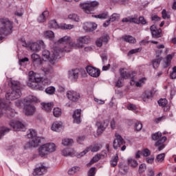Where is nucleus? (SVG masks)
I'll return each instance as SVG.
<instances>
[{
	"instance_id": "nucleus-1",
	"label": "nucleus",
	"mask_w": 176,
	"mask_h": 176,
	"mask_svg": "<svg viewBox=\"0 0 176 176\" xmlns=\"http://www.w3.org/2000/svg\"><path fill=\"white\" fill-rule=\"evenodd\" d=\"M55 43V47L52 48V50L50 52L47 50H43L42 52V58L44 61H50V64L52 65L60 58V54L63 53V52H69V49H67V46L62 45H57ZM57 46H60L57 47Z\"/></svg>"
},
{
	"instance_id": "nucleus-2",
	"label": "nucleus",
	"mask_w": 176,
	"mask_h": 176,
	"mask_svg": "<svg viewBox=\"0 0 176 176\" xmlns=\"http://www.w3.org/2000/svg\"><path fill=\"white\" fill-rule=\"evenodd\" d=\"M91 38L89 36H81L78 39L77 43L71 42V37L68 36H65L60 39H59L56 45H62L63 46H67V49L69 50L71 52V49L72 47L82 49L85 47V44L89 43Z\"/></svg>"
},
{
	"instance_id": "nucleus-3",
	"label": "nucleus",
	"mask_w": 176,
	"mask_h": 176,
	"mask_svg": "<svg viewBox=\"0 0 176 176\" xmlns=\"http://www.w3.org/2000/svg\"><path fill=\"white\" fill-rule=\"evenodd\" d=\"M10 84L12 89L6 93V98L8 101H13L21 97V83L19 81L11 80Z\"/></svg>"
},
{
	"instance_id": "nucleus-4",
	"label": "nucleus",
	"mask_w": 176,
	"mask_h": 176,
	"mask_svg": "<svg viewBox=\"0 0 176 176\" xmlns=\"http://www.w3.org/2000/svg\"><path fill=\"white\" fill-rule=\"evenodd\" d=\"M32 74H34V72H30L29 73V82L28 83L29 87H31V89H33V90L43 91L45 86L41 82L42 78L36 76V75H32Z\"/></svg>"
},
{
	"instance_id": "nucleus-5",
	"label": "nucleus",
	"mask_w": 176,
	"mask_h": 176,
	"mask_svg": "<svg viewBox=\"0 0 176 176\" xmlns=\"http://www.w3.org/2000/svg\"><path fill=\"white\" fill-rule=\"evenodd\" d=\"M12 30H13V22L9 19H0V41L3 39V35H9L12 34Z\"/></svg>"
},
{
	"instance_id": "nucleus-6",
	"label": "nucleus",
	"mask_w": 176,
	"mask_h": 176,
	"mask_svg": "<svg viewBox=\"0 0 176 176\" xmlns=\"http://www.w3.org/2000/svg\"><path fill=\"white\" fill-rule=\"evenodd\" d=\"M4 112H6V115L9 119H13L16 115L13 109L6 107L5 102L2 100H0V118L3 116Z\"/></svg>"
},
{
	"instance_id": "nucleus-7",
	"label": "nucleus",
	"mask_w": 176,
	"mask_h": 176,
	"mask_svg": "<svg viewBox=\"0 0 176 176\" xmlns=\"http://www.w3.org/2000/svg\"><path fill=\"white\" fill-rule=\"evenodd\" d=\"M54 151H56V144L54 143H47L43 144L38 148V153L41 157H43V156H46V155H49V153L54 152Z\"/></svg>"
},
{
	"instance_id": "nucleus-8",
	"label": "nucleus",
	"mask_w": 176,
	"mask_h": 176,
	"mask_svg": "<svg viewBox=\"0 0 176 176\" xmlns=\"http://www.w3.org/2000/svg\"><path fill=\"white\" fill-rule=\"evenodd\" d=\"M97 6H98V2L96 1L80 3L81 9L87 14H91Z\"/></svg>"
},
{
	"instance_id": "nucleus-9",
	"label": "nucleus",
	"mask_w": 176,
	"mask_h": 176,
	"mask_svg": "<svg viewBox=\"0 0 176 176\" xmlns=\"http://www.w3.org/2000/svg\"><path fill=\"white\" fill-rule=\"evenodd\" d=\"M9 124L14 131H24L25 130V126L20 121L12 120Z\"/></svg>"
},
{
	"instance_id": "nucleus-10",
	"label": "nucleus",
	"mask_w": 176,
	"mask_h": 176,
	"mask_svg": "<svg viewBox=\"0 0 176 176\" xmlns=\"http://www.w3.org/2000/svg\"><path fill=\"white\" fill-rule=\"evenodd\" d=\"M67 97L70 101H72L73 102H76L79 100V98H80V94L78 93L76 91L70 90L67 91Z\"/></svg>"
},
{
	"instance_id": "nucleus-11",
	"label": "nucleus",
	"mask_w": 176,
	"mask_h": 176,
	"mask_svg": "<svg viewBox=\"0 0 176 176\" xmlns=\"http://www.w3.org/2000/svg\"><path fill=\"white\" fill-rule=\"evenodd\" d=\"M46 171H47L46 166H45L43 164H40L37 165V167L36 168H34L33 171V175H43L46 174Z\"/></svg>"
},
{
	"instance_id": "nucleus-12",
	"label": "nucleus",
	"mask_w": 176,
	"mask_h": 176,
	"mask_svg": "<svg viewBox=\"0 0 176 176\" xmlns=\"http://www.w3.org/2000/svg\"><path fill=\"white\" fill-rule=\"evenodd\" d=\"M41 47H42V49H45V47H46L43 41H40L38 43H31L30 44V48L32 52H39V50H41Z\"/></svg>"
},
{
	"instance_id": "nucleus-13",
	"label": "nucleus",
	"mask_w": 176,
	"mask_h": 176,
	"mask_svg": "<svg viewBox=\"0 0 176 176\" xmlns=\"http://www.w3.org/2000/svg\"><path fill=\"white\" fill-rule=\"evenodd\" d=\"M86 71L90 76H92L93 78H98L100 76V69H96V67H93L91 66H87L86 67Z\"/></svg>"
},
{
	"instance_id": "nucleus-14",
	"label": "nucleus",
	"mask_w": 176,
	"mask_h": 176,
	"mask_svg": "<svg viewBox=\"0 0 176 176\" xmlns=\"http://www.w3.org/2000/svg\"><path fill=\"white\" fill-rule=\"evenodd\" d=\"M23 112L26 116H31L34 115V112H35V107L32 106V104L26 103L24 104Z\"/></svg>"
},
{
	"instance_id": "nucleus-15",
	"label": "nucleus",
	"mask_w": 176,
	"mask_h": 176,
	"mask_svg": "<svg viewBox=\"0 0 176 176\" xmlns=\"http://www.w3.org/2000/svg\"><path fill=\"white\" fill-rule=\"evenodd\" d=\"M116 140L113 141V148L115 149H118V148H120L123 144H124V140H123V138L118 133H116Z\"/></svg>"
},
{
	"instance_id": "nucleus-16",
	"label": "nucleus",
	"mask_w": 176,
	"mask_h": 176,
	"mask_svg": "<svg viewBox=\"0 0 176 176\" xmlns=\"http://www.w3.org/2000/svg\"><path fill=\"white\" fill-rule=\"evenodd\" d=\"M83 28L86 32H93L97 30V25L93 22H86L84 23Z\"/></svg>"
},
{
	"instance_id": "nucleus-17",
	"label": "nucleus",
	"mask_w": 176,
	"mask_h": 176,
	"mask_svg": "<svg viewBox=\"0 0 176 176\" xmlns=\"http://www.w3.org/2000/svg\"><path fill=\"white\" fill-rule=\"evenodd\" d=\"M109 124V122L108 120H105L103 121V122H97L96 126H98V134H101L107 127H108V125Z\"/></svg>"
},
{
	"instance_id": "nucleus-18",
	"label": "nucleus",
	"mask_w": 176,
	"mask_h": 176,
	"mask_svg": "<svg viewBox=\"0 0 176 176\" xmlns=\"http://www.w3.org/2000/svg\"><path fill=\"white\" fill-rule=\"evenodd\" d=\"M41 144V138L36 136L33 138H32V140H30L28 143L26 144V148H36Z\"/></svg>"
},
{
	"instance_id": "nucleus-19",
	"label": "nucleus",
	"mask_w": 176,
	"mask_h": 176,
	"mask_svg": "<svg viewBox=\"0 0 176 176\" xmlns=\"http://www.w3.org/2000/svg\"><path fill=\"white\" fill-rule=\"evenodd\" d=\"M108 41H109V36L108 35H105L97 38L96 41V45L98 47H101L102 46V42L108 43Z\"/></svg>"
},
{
	"instance_id": "nucleus-20",
	"label": "nucleus",
	"mask_w": 176,
	"mask_h": 176,
	"mask_svg": "<svg viewBox=\"0 0 176 176\" xmlns=\"http://www.w3.org/2000/svg\"><path fill=\"white\" fill-rule=\"evenodd\" d=\"M152 140L153 141H160L162 142V141H167V138L166 136L162 137V133L157 132L152 135Z\"/></svg>"
},
{
	"instance_id": "nucleus-21",
	"label": "nucleus",
	"mask_w": 176,
	"mask_h": 176,
	"mask_svg": "<svg viewBox=\"0 0 176 176\" xmlns=\"http://www.w3.org/2000/svg\"><path fill=\"white\" fill-rule=\"evenodd\" d=\"M82 110L80 109H76L73 114L74 123L79 124L80 123V115Z\"/></svg>"
},
{
	"instance_id": "nucleus-22",
	"label": "nucleus",
	"mask_w": 176,
	"mask_h": 176,
	"mask_svg": "<svg viewBox=\"0 0 176 176\" xmlns=\"http://www.w3.org/2000/svg\"><path fill=\"white\" fill-rule=\"evenodd\" d=\"M79 69H75L69 71V78L72 79V80H76L78 78H79Z\"/></svg>"
},
{
	"instance_id": "nucleus-23",
	"label": "nucleus",
	"mask_w": 176,
	"mask_h": 176,
	"mask_svg": "<svg viewBox=\"0 0 176 176\" xmlns=\"http://www.w3.org/2000/svg\"><path fill=\"white\" fill-rule=\"evenodd\" d=\"M54 107L53 103L52 102H43L41 103V108L43 109V111H45V112H52V109Z\"/></svg>"
},
{
	"instance_id": "nucleus-24",
	"label": "nucleus",
	"mask_w": 176,
	"mask_h": 176,
	"mask_svg": "<svg viewBox=\"0 0 176 176\" xmlns=\"http://www.w3.org/2000/svg\"><path fill=\"white\" fill-rule=\"evenodd\" d=\"M31 102H38V98L36 96L30 95L23 99L24 104H31Z\"/></svg>"
},
{
	"instance_id": "nucleus-25",
	"label": "nucleus",
	"mask_w": 176,
	"mask_h": 176,
	"mask_svg": "<svg viewBox=\"0 0 176 176\" xmlns=\"http://www.w3.org/2000/svg\"><path fill=\"white\" fill-rule=\"evenodd\" d=\"M43 72L45 74V75H51L54 72V69H53V67L50 66V65H48L47 66H44L41 68Z\"/></svg>"
},
{
	"instance_id": "nucleus-26",
	"label": "nucleus",
	"mask_w": 176,
	"mask_h": 176,
	"mask_svg": "<svg viewBox=\"0 0 176 176\" xmlns=\"http://www.w3.org/2000/svg\"><path fill=\"white\" fill-rule=\"evenodd\" d=\"M51 129L52 131H60L63 129V123L56 121L52 124Z\"/></svg>"
},
{
	"instance_id": "nucleus-27",
	"label": "nucleus",
	"mask_w": 176,
	"mask_h": 176,
	"mask_svg": "<svg viewBox=\"0 0 176 176\" xmlns=\"http://www.w3.org/2000/svg\"><path fill=\"white\" fill-rule=\"evenodd\" d=\"M49 17V11H44L38 18V23H45Z\"/></svg>"
},
{
	"instance_id": "nucleus-28",
	"label": "nucleus",
	"mask_w": 176,
	"mask_h": 176,
	"mask_svg": "<svg viewBox=\"0 0 176 176\" xmlns=\"http://www.w3.org/2000/svg\"><path fill=\"white\" fill-rule=\"evenodd\" d=\"M162 60H163V57H160L157 55L156 56V58L153 60V67L154 69H156V68H159V65H160Z\"/></svg>"
},
{
	"instance_id": "nucleus-29",
	"label": "nucleus",
	"mask_w": 176,
	"mask_h": 176,
	"mask_svg": "<svg viewBox=\"0 0 176 176\" xmlns=\"http://www.w3.org/2000/svg\"><path fill=\"white\" fill-rule=\"evenodd\" d=\"M122 39L124 42H127L128 43H135V42H137V40H135L134 37L129 35L123 36Z\"/></svg>"
},
{
	"instance_id": "nucleus-30",
	"label": "nucleus",
	"mask_w": 176,
	"mask_h": 176,
	"mask_svg": "<svg viewBox=\"0 0 176 176\" xmlns=\"http://www.w3.org/2000/svg\"><path fill=\"white\" fill-rule=\"evenodd\" d=\"M143 101L145 102H148V100H151L152 98V91H146L142 95Z\"/></svg>"
},
{
	"instance_id": "nucleus-31",
	"label": "nucleus",
	"mask_w": 176,
	"mask_h": 176,
	"mask_svg": "<svg viewBox=\"0 0 176 176\" xmlns=\"http://www.w3.org/2000/svg\"><path fill=\"white\" fill-rule=\"evenodd\" d=\"M43 36L46 39H54V32L50 30L44 32Z\"/></svg>"
},
{
	"instance_id": "nucleus-32",
	"label": "nucleus",
	"mask_w": 176,
	"mask_h": 176,
	"mask_svg": "<svg viewBox=\"0 0 176 176\" xmlns=\"http://www.w3.org/2000/svg\"><path fill=\"white\" fill-rule=\"evenodd\" d=\"M62 144L64 145V146H72V144H74V140L65 138L63 140Z\"/></svg>"
},
{
	"instance_id": "nucleus-33",
	"label": "nucleus",
	"mask_w": 176,
	"mask_h": 176,
	"mask_svg": "<svg viewBox=\"0 0 176 176\" xmlns=\"http://www.w3.org/2000/svg\"><path fill=\"white\" fill-rule=\"evenodd\" d=\"M120 19V14L114 13L113 14L109 20H107V23H113V21H116Z\"/></svg>"
},
{
	"instance_id": "nucleus-34",
	"label": "nucleus",
	"mask_w": 176,
	"mask_h": 176,
	"mask_svg": "<svg viewBox=\"0 0 176 176\" xmlns=\"http://www.w3.org/2000/svg\"><path fill=\"white\" fill-rule=\"evenodd\" d=\"M63 113V111H61V109L58 107H55L53 109V115L55 118H60Z\"/></svg>"
},
{
	"instance_id": "nucleus-35",
	"label": "nucleus",
	"mask_w": 176,
	"mask_h": 176,
	"mask_svg": "<svg viewBox=\"0 0 176 176\" xmlns=\"http://www.w3.org/2000/svg\"><path fill=\"white\" fill-rule=\"evenodd\" d=\"M9 131H10V129L8 127H0V140L6 134V133H9Z\"/></svg>"
},
{
	"instance_id": "nucleus-36",
	"label": "nucleus",
	"mask_w": 176,
	"mask_h": 176,
	"mask_svg": "<svg viewBox=\"0 0 176 176\" xmlns=\"http://www.w3.org/2000/svg\"><path fill=\"white\" fill-rule=\"evenodd\" d=\"M62 155L63 156H73L74 152H72V149L71 148H66L62 151Z\"/></svg>"
},
{
	"instance_id": "nucleus-37",
	"label": "nucleus",
	"mask_w": 176,
	"mask_h": 176,
	"mask_svg": "<svg viewBox=\"0 0 176 176\" xmlns=\"http://www.w3.org/2000/svg\"><path fill=\"white\" fill-rule=\"evenodd\" d=\"M49 27L50 28H54L55 30H57V28H60V26L58 25V23H57V21L56 20H52L49 23Z\"/></svg>"
},
{
	"instance_id": "nucleus-38",
	"label": "nucleus",
	"mask_w": 176,
	"mask_h": 176,
	"mask_svg": "<svg viewBox=\"0 0 176 176\" xmlns=\"http://www.w3.org/2000/svg\"><path fill=\"white\" fill-rule=\"evenodd\" d=\"M32 60L33 63H36V64H41V56L36 54H33L32 55Z\"/></svg>"
},
{
	"instance_id": "nucleus-39",
	"label": "nucleus",
	"mask_w": 176,
	"mask_h": 176,
	"mask_svg": "<svg viewBox=\"0 0 176 176\" xmlns=\"http://www.w3.org/2000/svg\"><path fill=\"white\" fill-rule=\"evenodd\" d=\"M153 38H162V29H157L152 33Z\"/></svg>"
},
{
	"instance_id": "nucleus-40",
	"label": "nucleus",
	"mask_w": 176,
	"mask_h": 176,
	"mask_svg": "<svg viewBox=\"0 0 176 176\" xmlns=\"http://www.w3.org/2000/svg\"><path fill=\"white\" fill-rule=\"evenodd\" d=\"M45 93L50 95L54 94L56 93V88L53 86L48 87L45 89Z\"/></svg>"
},
{
	"instance_id": "nucleus-41",
	"label": "nucleus",
	"mask_w": 176,
	"mask_h": 176,
	"mask_svg": "<svg viewBox=\"0 0 176 176\" xmlns=\"http://www.w3.org/2000/svg\"><path fill=\"white\" fill-rule=\"evenodd\" d=\"M164 142H166V140H163L162 142L157 141L155 143V146L158 147V151H162V149H164Z\"/></svg>"
},
{
	"instance_id": "nucleus-42",
	"label": "nucleus",
	"mask_w": 176,
	"mask_h": 176,
	"mask_svg": "<svg viewBox=\"0 0 176 176\" xmlns=\"http://www.w3.org/2000/svg\"><path fill=\"white\" fill-rule=\"evenodd\" d=\"M102 155L100 154H96L90 161V164H94V163H97L99 160L101 159Z\"/></svg>"
},
{
	"instance_id": "nucleus-43",
	"label": "nucleus",
	"mask_w": 176,
	"mask_h": 176,
	"mask_svg": "<svg viewBox=\"0 0 176 176\" xmlns=\"http://www.w3.org/2000/svg\"><path fill=\"white\" fill-rule=\"evenodd\" d=\"M173 57H174V54H168L166 56L165 61V67H168V65H170L171 60H173Z\"/></svg>"
},
{
	"instance_id": "nucleus-44",
	"label": "nucleus",
	"mask_w": 176,
	"mask_h": 176,
	"mask_svg": "<svg viewBox=\"0 0 176 176\" xmlns=\"http://www.w3.org/2000/svg\"><path fill=\"white\" fill-rule=\"evenodd\" d=\"M109 16L108 12H104L100 14L95 15L94 17H96V19H108Z\"/></svg>"
},
{
	"instance_id": "nucleus-45",
	"label": "nucleus",
	"mask_w": 176,
	"mask_h": 176,
	"mask_svg": "<svg viewBox=\"0 0 176 176\" xmlns=\"http://www.w3.org/2000/svg\"><path fill=\"white\" fill-rule=\"evenodd\" d=\"M79 167L78 166H74L72 168H70L68 170V174L69 175H74V174H76V173H78V171L79 170Z\"/></svg>"
},
{
	"instance_id": "nucleus-46",
	"label": "nucleus",
	"mask_w": 176,
	"mask_h": 176,
	"mask_svg": "<svg viewBox=\"0 0 176 176\" xmlns=\"http://www.w3.org/2000/svg\"><path fill=\"white\" fill-rule=\"evenodd\" d=\"M90 149H91V145L89 146V147H87L83 151L80 153L79 154L77 155V157H82L87 153V152H89Z\"/></svg>"
},
{
	"instance_id": "nucleus-47",
	"label": "nucleus",
	"mask_w": 176,
	"mask_h": 176,
	"mask_svg": "<svg viewBox=\"0 0 176 176\" xmlns=\"http://www.w3.org/2000/svg\"><path fill=\"white\" fill-rule=\"evenodd\" d=\"M119 160V156H115L111 161L110 164L111 167H116L118 165V161Z\"/></svg>"
},
{
	"instance_id": "nucleus-48",
	"label": "nucleus",
	"mask_w": 176,
	"mask_h": 176,
	"mask_svg": "<svg viewBox=\"0 0 176 176\" xmlns=\"http://www.w3.org/2000/svg\"><path fill=\"white\" fill-rule=\"evenodd\" d=\"M167 99L166 98H161L158 100V104L160 107H162V108H164L167 105Z\"/></svg>"
},
{
	"instance_id": "nucleus-49",
	"label": "nucleus",
	"mask_w": 176,
	"mask_h": 176,
	"mask_svg": "<svg viewBox=\"0 0 176 176\" xmlns=\"http://www.w3.org/2000/svg\"><path fill=\"white\" fill-rule=\"evenodd\" d=\"M164 157H166V153L159 154L156 157V162H158V163H162V162L164 160Z\"/></svg>"
},
{
	"instance_id": "nucleus-50",
	"label": "nucleus",
	"mask_w": 176,
	"mask_h": 176,
	"mask_svg": "<svg viewBox=\"0 0 176 176\" xmlns=\"http://www.w3.org/2000/svg\"><path fill=\"white\" fill-rule=\"evenodd\" d=\"M68 19H69L72 21H76V22L79 21V16H78V14H70L68 16Z\"/></svg>"
},
{
	"instance_id": "nucleus-51",
	"label": "nucleus",
	"mask_w": 176,
	"mask_h": 176,
	"mask_svg": "<svg viewBox=\"0 0 176 176\" xmlns=\"http://www.w3.org/2000/svg\"><path fill=\"white\" fill-rule=\"evenodd\" d=\"M128 164L129 166H131V167L135 168L138 166V162H137L135 160H133V159H129L128 160Z\"/></svg>"
},
{
	"instance_id": "nucleus-52",
	"label": "nucleus",
	"mask_w": 176,
	"mask_h": 176,
	"mask_svg": "<svg viewBox=\"0 0 176 176\" xmlns=\"http://www.w3.org/2000/svg\"><path fill=\"white\" fill-rule=\"evenodd\" d=\"M141 50H142V47L133 49L128 52V56H131V54H135V53H140Z\"/></svg>"
},
{
	"instance_id": "nucleus-53",
	"label": "nucleus",
	"mask_w": 176,
	"mask_h": 176,
	"mask_svg": "<svg viewBox=\"0 0 176 176\" xmlns=\"http://www.w3.org/2000/svg\"><path fill=\"white\" fill-rule=\"evenodd\" d=\"M120 75L122 78V79H129V78H130V74L127 73V72H124V70L122 69V71H121L120 72Z\"/></svg>"
},
{
	"instance_id": "nucleus-54",
	"label": "nucleus",
	"mask_w": 176,
	"mask_h": 176,
	"mask_svg": "<svg viewBox=\"0 0 176 176\" xmlns=\"http://www.w3.org/2000/svg\"><path fill=\"white\" fill-rule=\"evenodd\" d=\"M28 138H31V140L36 137V132L34 129H30V133H28Z\"/></svg>"
},
{
	"instance_id": "nucleus-55",
	"label": "nucleus",
	"mask_w": 176,
	"mask_h": 176,
	"mask_svg": "<svg viewBox=\"0 0 176 176\" xmlns=\"http://www.w3.org/2000/svg\"><path fill=\"white\" fill-rule=\"evenodd\" d=\"M41 83H43V85L45 87L50 85V83H52V80L47 78H45L41 80Z\"/></svg>"
},
{
	"instance_id": "nucleus-56",
	"label": "nucleus",
	"mask_w": 176,
	"mask_h": 176,
	"mask_svg": "<svg viewBox=\"0 0 176 176\" xmlns=\"http://www.w3.org/2000/svg\"><path fill=\"white\" fill-rule=\"evenodd\" d=\"M146 170V165L145 164H142L139 166V173L140 174H142Z\"/></svg>"
},
{
	"instance_id": "nucleus-57",
	"label": "nucleus",
	"mask_w": 176,
	"mask_h": 176,
	"mask_svg": "<svg viewBox=\"0 0 176 176\" xmlns=\"http://www.w3.org/2000/svg\"><path fill=\"white\" fill-rule=\"evenodd\" d=\"M138 17V15H135L134 16H131V22L130 23H133L134 24H139Z\"/></svg>"
},
{
	"instance_id": "nucleus-58",
	"label": "nucleus",
	"mask_w": 176,
	"mask_h": 176,
	"mask_svg": "<svg viewBox=\"0 0 176 176\" xmlns=\"http://www.w3.org/2000/svg\"><path fill=\"white\" fill-rule=\"evenodd\" d=\"M135 130L136 131H140V130H142V124L141 122L135 123Z\"/></svg>"
},
{
	"instance_id": "nucleus-59",
	"label": "nucleus",
	"mask_w": 176,
	"mask_h": 176,
	"mask_svg": "<svg viewBox=\"0 0 176 176\" xmlns=\"http://www.w3.org/2000/svg\"><path fill=\"white\" fill-rule=\"evenodd\" d=\"M100 149H101V147L100 146V145L96 144L94 146H91L90 151H91V152H98V151H100Z\"/></svg>"
},
{
	"instance_id": "nucleus-60",
	"label": "nucleus",
	"mask_w": 176,
	"mask_h": 176,
	"mask_svg": "<svg viewBox=\"0 0 176 176\" xmlns=\"http://www.w3.org/2000/svg\"><path fill=\"white\" fill-rule=\"evenodd\" d=\"M170 79H176V66L173 67V71L170 74Z\"/></svg>"
},
{
	"instance_id": "nucleus-61",
	"label": "nucleus",
	"mask_w": 176,
	"mask_h": 176,
	"mask_svg": "<svg viewBox=\"0 0 176 176\" xmlns=\"http://www.w3.org/2000/svg\"><path fill=\"white\" fill-rule=\"evenodd\" d=\"M143 156L145 157H148V156H151V151L148 148L144 149L142 152Z\"/></svg>"
},
{
	"instance_id": "nucleus-62",
	"label": "nucleus",
	"mask_w": 176,
	"mask_h": 176,
	"mask_svg": "<svg viewBox=\"0 0 176 176\" xmlns=\"http://www.w3.org/2000/svg\"><path fill=\"white\" fill-rule=\"evenodd\" d=\"M96 175V168H91L88 172V176H94Z\"/></svg>"
},
{
	"instance_id": "nucleus-63",
	"label": "nucleus",
	"mask_w": 176,
	"mask_h": 176,
	"mask_svg": "<svg viewBox=\"0 0 176 176\" xmlns=\"http://www.w3.org/2000/svg\"><path fill=\"white\" fill-rule=\"evenodd\" d=\"M138 21H139V24L140 23V24H142L143 25H144V24L146 23V19L144 16H140Z\"/></svg>"
},
{
	"instance_id": "nucleus-64",
	"label": "nucleus",
	"mask_w": 176,
	"mask_h": 176,
	"mask_svg": "<svg viewBox=\"0 0 176 176\" xmlns=\"http://www.w3.org/2000/svg\"><path fill=\"white\" fill-rule=\"evenodd\" d=\"M127 109H129V111H135V109H137V106L133 104H129L127 106Z\"/></svg>"
}]
</instances>
